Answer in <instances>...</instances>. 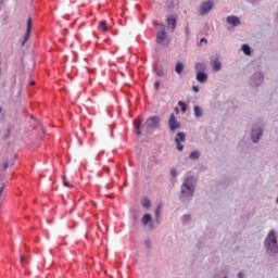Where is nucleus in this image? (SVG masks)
Segmentation results:
<instances>
[{
    "mask_svg": "<svg viewBox=\"0 0 278 278\" xmlns=\"http://www.w3.org/2000/svg\"><path fill=\"white\" fill-rule=\"evenodd\" d=\"M264 81V75L260 72H256L251 77V84L252 86H262Z\"/></svg>",
    "mask_w": 278,
    "mask_h": 278,
    "instance_id": "8",
    "label": "nucleus"
},
{
    "mask_svg": "<svg viewBox=\"0 0 278 278\" xmlns=\"http://www.w3.org/2000/svg\"><path fill=\"white\" fill-rule=\"evenodd\" d=\"M99 29L101 31H108V23L105 21L100 22Z\"/></svg>",
    "mask_w": 278,
    "mask_h": 278,
    "instance_id": "20",
    "label": "nucleus"
},
{
    "mask_svg": "<svg viewBox=\"0 0 278 278\" xmlns=\"http://www.w3.org/2000/svg\"><path fill=\"white\" fill-rule=\"evenodd\" d=\"M154 88H155V90H160V81L154 83Z\"/></svg>",
    "mask_w": 278,
    "mask_h": 278,
    "instance_id": "33",
    "label": "nucleus"
},
{
    "mask_svg": "<svg viewBox=\"0 0 278 278\" xmlns=\"http://www.w3.org/2000/svg\"><path fill=\"white\" fill-rule=\"evenodd\" d=\"M161 210H162L161 206H157L155 210V217H156L157 223H160Z\"/></svg>",
    "mask_w": 278,
    "mask_h": 278,
    "instance_id": "25",
    "label": "nucleus"
},
{
    "mask_svg": "<svg viewBox=\"0 0 278 278\" xmlns=\"http://www.w3.org/2000/svg\"><path fill=\"white\" fill-rule=\"evenodd\" d=\"M190 220V215L182 216V223H188Z\"/></svg>",
    "mask_w": 278,
    "mask_h": 278,
    "instance_id": "31",
    "label": "nucleus"
},
{
    "mask_svg": "<svg viewBox=\"0 0 278 278\" xmlns=\"http://www.w3.org/2000/svg\"><path fill=\"white\" fill-rule=\"evenodd\" d=\"M153 218L151 217V214L147 213L142 219L141 223L142 225H149V223H152Z\"/></svg>",
    "mask_w": 278,
    "mask_h": 278,
    "instance_id": "15",
    "label": "nucleus"
},
{
    "mask_svg": "<svg viewBox=\"0 0 278 278\" xmlns=\"http://www.w3.org/2000/svg\"><path fill=\"white\" fill-rule=\"evenodd\" d=\"M193 114H194L195 118H201L203 116V109L199 105H194Z\"/></svg>",
    "mask_w": 278,
    "mask_h": 278,
    "instance_id": "13",
    "label": "nucleus"
},
{
    "mask_svg": "<svg viewBox=\"0 0 278 278\" xmlns=\"http://www.w3.org/2000/svg\"><path fill=\"white\" fill-rule=\"evenodd\" d=\"M179 142H186V134L185 132H178L177 137Z\"/></svg>",
    "mask_w": 278,
    "mask_h": 278,
    "instance_id": "24",
    "label": "nucleus"
},
{
    "mask_svg": "<svg viewBox=\"0 0 278 278\" xmlns=\"http://www.w3.org/2000/svg\"><path fill=\"white\" fill-rule=\"evenodd\" d=\"M262 134H264V129L261 126H253L251 132L252 142H260V138H262Z\"/></svg>",
    "mask_w": 278,
    "mask_h": 278,
    "instance_id": "6",
    "label": "nucleus"
},
{
    "mask_svg": "<svg viewBox=\"0 0 278 278\" xmlns=\"http://www.w3.org/2000/svg\"><path fill=\"white\" fill-rule=\"evenodd\" d=\"M168 127H169V131H177V129H179L181 127V124H179V122H177V118L175 117V113H172L168 119Z\"/></svg>",
    "mask_w": 278,
    "mask_h": 278,
    "instance_id": "7",
    "label": "nucleus"
},
{
    "mask_svg": "<svg viewBox=\"0 0 278 278\" xmlns=\"http://www.w3.org/2000/svg\"><path fill=\"white\" fill-rule=\"evenodd\" d=\"M276 203H278V198H277V200H276Z\"/></svg>",
    "mask_w": 278,
    "mask_h": 278,
    "instance_id": "43",
    "label": "nucleus"
},
{
    "mask_svg": "<svg viewBox=\"0 0 278 278\" xmlns=\"http://www.w3.org/2000/svg\"><path fill=\"white\" fill-rule=\"evenodd\" d=\"M0 114H3V106H0Z\"/></svg>",
    "mask_w": 278,
    "mask_h": 278,
    "instance_id": "41",
    "label": "nucleus"
},
{
    "mask_svg": "<svg viewBox=\"0 0 278 278\" xmlns=\"http://www.w3.org/2000/svg\"><path fill=\"white\" fill-rule=\"evenodd\" d=\"M192 90H193V92H199V87L193 86V87H192Z\"/></svg>",
    "mask_w": 278,
    "mask_h": 278,
    "instance_id": "36",
    "label": "nucleus"
},
{
    "mask_svg": "<svg viewBox=\"0 0 278 278\" xmlns=\"http://www.w3.org/2000/svg\"><path fill=\"white\" fill-rule=\"evenodd\" d=\"M20 260H21V263H22V264H25L26 260H25V256H24V255H21V256H20Z\"/></svg>",
    "mask_w": 278,
    "mask_h": 278,
    "instance_id": "34",
    "label": "nucleus"
},
{
    "mask_svg": "<svg viewBox=\"0 0 278 278\" xmlns=\"http://www.w3.org/2000/svg\"><path fill=\"white\" fill-rule=\"evenodd\" d=\"M212 10H214V0H206L200 5V15L205 16L206 14H210Z\"/></svg>",
    "mask_w": 278,
    "mask_h": 278,
    "instance_id": "4",
    "label": "nucleus"
},
{
    "mask_svg": "<svg viewBox=\"0 0 278 278\" xmlns=\"http://www.w3.org/2000/svg\"><path fill=\"white\" fill-rule=\"evenodd\" d=\"M175 71L178 75H181V73H184V63L178 62L175 66Z\"/></svg>",
    "mask_w": 278,
    "mask_h": 278,
    "instance_id": "16",
    "label": "nucleus"
},
{
    "mask_svg": "<svg viewBox=\"0 0 278 278\" xmlns=\"http://www.w3.org/2000/svg\"><path fill=\"white\" fill-rule=\"evenodd\" d=\"M167 27L170 29V31H175V27H177V16L170 15L167 17Z\"/></svg>",
    "mask_w": 278,
    "mask_h": 278,
    "instance_id": "9",
    "label": "nucleus"
},
{
    "mask_svg": "<svg viewBox=\"0 0 278 278\" xmlns=\"http://www.w3.org/2000/svg\"><path fill=\"white\" fill-rule=\"evenodd\" d=\"M242 51H243V53H245L247 55H251V47H250L249 45L244 43V45L242 46Z\"/></svg>",
    "mask_w": 278,
    "mask_h": 278,
    "instance_id": "21",
    "label": "nucleus"
},
{
    "mask_svg": "<svg viewBox=\"0 0 278 278\" xmlns=\"http://www.w3.org/2000/svg\"><path fill=\"white\" fill-rule=\"evenodd\" d=\"M195 181L194 177L188 176L180 188V199L182 201H190L194 197Z\"/></svg>",
    "mask_w": 278,
    "mask_h": 278,
    "instance_id": "1",
    "label": "nucleus"
},
{
    "mask_svg": "<svg viewBox=\"0 0 278 278\" xmlns=\"http://www.w3.org/2000/svg\"><path fill=\"white\" fill-rule=\"evenodd\" d=\"M29 34H31V17L27 20V28L26 34L24 36V40L22 41V45L25 46V42L29 40Z\"/></svg>",
    "mask_w": 278,
    "mask_h": 278,
    "instance_id": "11",
    "label": "nucleus"
},
{
    "mask_svg": "<svg viewBox=\"0 0 278 278\" xmlns=\"http://www.w3.org/2000/svg\"><path fill=\"white\" fill-rule=\"evenodd\" d=\"M175 142H176L177 151H184V144H181V141H179V138H175Z\"/></svg>",
    "mask_w": 278,
    "mask_h": 278,
    "instance_id": "22",
    "label": "nucleus"
},
{
    "mask_svg": "<svg viewBox=\"0 0 278 278\" xmlns=\"http://www.w3.org/2000/svg\"><path fill=\"white\" fill-rule=\"evenodd\" d=\"M3 168H4V170H7V168L10 166L8 163H3Z\"/></svg>",
    "mask_w": 278,
    "mask_h": 278,
    "instance_id": "37",
    "label": "nucleus"
},
{
    "mask_svg": "<svg viewBox=\"0 0 278 278\" xmlns=\"http://www.w3.org/2000/svg\"><path fill=\"white\" fill-rule=\"evenodd\" d=\"M160 127V118L157 116H152L147 119V122L141 126L143 131H153Z\"/></svg>",
    "mask_w": 278,
    "mask_h": 278,
    "instance_id": "3",
    "label": "nucleus"
},
{
    "mask_svg": "<svg viewBox=\"0 0 278 278\" xmlns=\"http://www.w3.org/2000/svg\"><path fill=\"white\" fill-rule=\"evenodd\" d=\"M264 245L266 249L267 255H271L275 257L278 253V241H277V232L275 230H270L265 238Z\"/></svg>",
    "mask_w": 278,
    "mask_h": 278,
    "instance_id": "2",
    "label": "nucleus"
},
{
    "mask_svg": "<svg viewBox=\"0 0 278 278\" xmlns=\"http://www.w3.org/2000/svg\"><path fill=\"white\" fill-rule=\"evenodd\" d=\"M226 22L228 23V25H231L232 27H238L240 25V17L235 16V15H230L226 18Z\"/></svg>",
    "mask_w": 278,
    "mask_h": 278,
    "instance_id": "10",
    "label": "nucleus"
},
{
    "mask_svg": "<svg viewBox=\"0 0 278 278\" xmlns=\"http://www.w3.org/2000/svg\"><path fill=\"white\" fill-rule=\"evenodd\" d=\"M195 79L200 84H205L207 81V75L204 72H198Z\"/></svg>",
    "mask_w": 278,
    "mask_h": 278,
    "instance_id": "12",
    "label": "nucleus"
},
{
    "mask_svg": "<svg viewBox=\"0 0 278 278\" xmlns=\"http://www.w3.org/2000/svg\"><path fill=\"white\" fill-rule=\"evenodd\" d=\"M141 203L146 208L151 207V200H149L148 198H143Z\"/></svg>",
    "mask_w": 278,
    "mask_h": 278,
    "instance_id": "23",
    "label": "nucleus"
},
{
    "mask_svg": "<svg viewBox=\"0 0 278 278\" xmlns=\"http://www.w3.org/2000/svg\"><path fill=\"white\" fill-rule=\"evenodd\" d=\"M162 29L161 31L156 33V42L157 45L168 46V37L166 36V30L164 24L161 25Z\"/></svg>",
    "mask_w": 278,
    "mask_h": 278,
    "instance_id": "5",
    "label": "nucleus"
},
{
    "mask_svg": "<svg viewBox=\"0 0 278 278\" xmlns=\"http://www.w3.org/2000/svg\"><path fill=\"white\" fill-rule=\"evenodd\" d=\"M34 84H36L35 81H30V86H34Z\"/></svg>",
    "mask_w": 278,
    "mask_h": 278,
    "instance_id": "42",
    "label": "nucleus"
},
{
    "mask_svg": "<svg viewBox=\"0 0 278 278\" xmlns=\"http://www.w3.org/2000/svg\"><path fill=\"white\" fill-rule=\"evenodd\" d=\"M200 42H205V43H207V39L202 38V39L200 40Z\"/></svg>",
    "mask_w": 278,
    "mask_h": 278,
    "instance_id": "39",
    "label": "nucleus"
},
{
    "mask_svg": "<svg viewBox=\"0 0 278 278\" xmlns=\"http://www.w3.org/2000/svg\"><path fill=\"white\" fill-rule=\"evenodd\" d=\"M63 185L65 188H73V185H70L68 181H66V176H63Z\"/></svg>",
    "mask_w": 278,
    "mask_h": 278,
    "instance_id": "28",
    "label": "nucleus"
},
{
    "mask_svg": "<svg viewBox=\"0 0 278 278\" xmlns=\"http://www.w3.org/2000/svg\"><path fill=\"white\" fill-rule=\"evenodd\" d=\"M3 186L0 188V197H1V194L3 193Z\"/></svg>",
    "mask_w": 278,
    "mask_h": 278,
    "instance_id": "40",
    "label": "nucleus"
},
{
    "mask_svg": "<svg viewBox=\"0 0 278 278\" xmlns=\"http://www.w3.org/2000/svg\"><path fill=\"white\" fill-rule=\"evenodd\" d=\"M170 176H172V177H177V169L172 168V169H170Z\"/></svg>",
    "mask_w": 278,
    "mask_h": 278,
    "instance_id": "30",
    "label": "nucleus"
},
{
    "mask_svg": "<svg viewBox=\"0 0 278 278\" xmlns=\"http://www.w3.org/2000/svg\"><path fill=\"white\" fill-rule=\"evenodd\" d=\"M178 105L181 108V112H186V110H188V106L184 101H178Z\"/></svg>",
    "mask_w": 278,
    "mask_h": 278,
    "instance_id": "27",
    "label": "nucleus"
},
{
    "mask_svg": "<svg viewBox=\"0 0 278 278\" xmlns=\"http://www.w3.org/2000/svg\"><path fill=\"white\" fill-rule=\"evenodd\" d=\"M197 73H203V71H205V64L203 63H195V66H194Z\"/></svg>",
    "mask_w": 278,
    "mask_h": 278,
    "instance_id": "18",
    "label": "nucleus"
},
{
    "mask_svg": "<svg viewBox=\"0 0 278 278\" xmlns=\"http://www.w3.org/2000/svg\"><path fill=\"white\" fill-rule=\"evenodd\" d=\"M156 75H157V77H164V70L163 68H157L156 70Z\"/></svg>",
    "mask_w": 278,
    "mask_h": 278,
    "instance_id": "29",
    "label": "nucleus"
},
{
    "mask_svg": "<svg viewBox=\"0 0 278 278\" xmlns=\"http://www.w3.org/2000/svg\"><path fill=\"white\" fill-rule=\"evenodd\" d=\"M222 64H220V61H214L213 62V70L216 72V73H218V71H220V68H222Z\"/></svg>",
    "mask_w": 278,
    "mask_h": 278,
    "instance_id": "19",
    "label": "nucleus"
},
{
    "mask_svg": "<svg viewBox=\"0 0 278 278\" xmlns=\"http://www.w3.org/2000/svg\"><path fill=\"white\" fill-rule=\"evenodd\" d=\"M238 278H244V274L239 273V274H238Z\"/></svg>",
    "mask_w": 278,
    "mask_h": 278,
    "instance_id": "38",
    "label": "nucleus"
},
{
    "mask_svg": "<svg viewBox=\"0 0 278 278\" xmlns=\"http://www.w3.org/2000/svg\"><path fill=\"white\" fill-rule=\"evenodd\" d=\"M141 125H142V121L140 119L135 121L136 136H140V134H142V131L140 130Z\"/></svg>",
    "mask_w": 278,
    "mask_h": 278,
    "instance_id": "14",
    "label": "nucleus"
},
{
    "mask_svg": "<svg viewBox=\"0 0 278 278\" xmlns=\"http://www.w3.org/2000/svg\"><path fill=\"white\" fill-rule=\"evenodd\" d=\"M147 249H151V241L150 240H146L144 242Z\"/></svg>",
    "mask_w": 278,
    "mask_h": 278,
    "instance_id": "32",
    "label": "nucleus"
},
{
    "mask_svg": "<svg viewBox=\"0 0 278 278\" xmlns=\"http://www.w3.org/2000/svg\"><path fill=\"white\" fill-rule=\"evenodd\" d=\"M189 157L190 160H199V157H201V152H199V150L192 151Z\"/></svg>",
    "mask_w": 278,
    "mask_h": 278,
    "instance_id": "17",
    "label": "nucleus"
},
{
    "mask_svg": "<svg viewBox=\"0 0 278 278\" xmlns=\"http://www.w3.org/2000/svg\"><path fill=\"white\" fill-rule=\"evenodd\" d=\"M213 278H227V274L225 271H220L215 274Z\"/></svg>",
    "mask_w": 278,
    "mask_h": 278,
    "instance_id": "26",
    "label": "nucleus"
},
{
    "mask_svg": "<svg viewBox=\"0 0 278 278\" xmlns=\"http://www.w3.org/2000/svg\"><path fill=\"white\" fill-rule=\"evenodd\" d=\"M187 36H190V28L187 26L186 29H185Z\"/></svg>",
    "mask_w": 278,
    "mask_h": 278,
    "instance_id": "35",
    "label": "nucleus"
}]
</instances>
